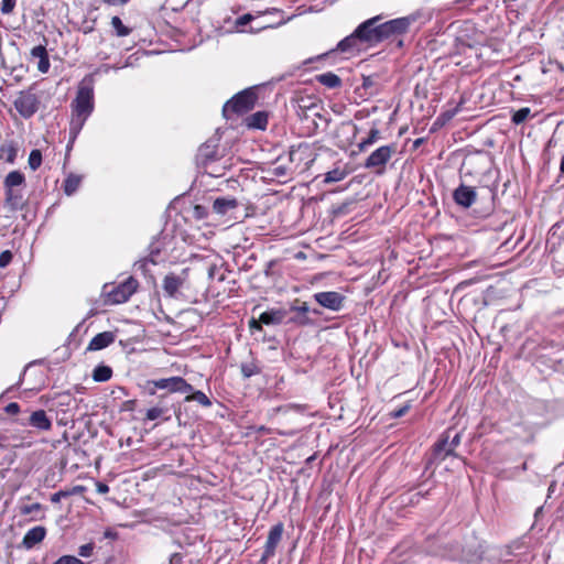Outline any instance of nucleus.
Wrapping results in <instances>:
<instances>
[{"label":"nucleus","mask_w":564,"mask_h":564,"mask_svg":"<svg viewBox=\"0 0 564 564\" xmlns=\"http://www.w3.org/2000/svg\"><path fill=\"white\" fill-rule=\"evenodd\" d=\"M411 406H412V400L405 401L401 406L395 408L392 411H390V417L398 419V417L403 416L405 413H408V411L411 409Z\"/></svg>","instance_id":"nucleus-36"},{"label":"nucleus","mask_w":564,"mask_h":564,"mask_svg":"<svg viewBox=\"0 0 564 564\" xmlns=\"http://www.w3.org/2000/svg\"><path fill=\"white\" fill-rule=\"evenodd\" d=\"M96 490L98 494L105 495L109 492V486L105 482L97 481L96 482Z\"/></svg>","instance_id":"nucleus-49"},{"label":"nucleus","mask_w":564,"mask_h":564,"mask_svg":"<svg viewBox=\"0 0 564 564\" xmlns=\"http://www.w3.org/2000/svg\"><path fill=\"white\" fill-rule=\"evenodd\" d=\"M25 182L24 174L20 171H11L4 178L3 186L4 188H14L17 186L22 185Z\"/></svg>","instance_id":"nucleus-28"},{"label":"nucleus","mask_w":564,"mask_h":564,"mask_svg":"<svg viewBox=\"0 0 564 564\" xmlns=\"http://www.w3.org/2000/svg\"><path fill=\"white\" fill-rule=\"evenodd\" d=\"M46 535V530L42 525L30 529L23 536L22 544L25 549L30 550L36 544L41 543Z\"/></svg>","instance_id":"nucleus-19"},{"label":"nucleus","mask_w":564,"mask_h":564,"mask_svg":"<svg viewBox=\"0 0 564 564\" xmlns=\"http://www.w3.org/2000/svg\"><path fill=\"white\" fill-rule=\"evenodd\" d=\"M387 161L388 145H382L368 156L365 166L368 169L381 167Z\"/></svg>","instance_id":"nucleus-20"},{"label":"nucleus","mask_w":564,"mask_h":564,"mask_svg":"<svg viewBox=\"0 0 564 564\" xmlns=\"http://www.w3.org/2000/svg\"><path fill=\"white\" fill-rule=\"evenodd\" d=\"M41 508H42L41 503L34 502V503L25 505V506L21 507L20 512L23 516H28V514H31V513H33L35 511L41 510Z\"/></svg>","instance_id":"nucleus-41"},{"label":"nucleus","mask_w":564,"mask_h":564,"mask_svg":"<svg viewBox=\"0 0 564 564\" xmlns=\"http://www.w3.org/2000/svg\"><path fill=\"white\" fill-rule=\"evenodd\" d=\"M238 200L235 197H217L213 202V212L217 215H229L238 208Z\"/></svg>","instance_id":"nucleus-16"},{"label":"nucleus","mask_w":564,"mask_h":564,"mask_svg":"<svg viewBox=\"0 0 564 564\" xmlns=\"http://www.w3.org/2000/svg\"><path fill=\"white\" fill-rule=\"evenodd\" d=\"M184 394H186L184 398V402L186 403L197 402L203 408H210L213 404L212 400L200 390H195L193 388L191 392H185Z\"/></svg>","instance_id":"nucleus-24"},{"label":"nucleus","mask_w":564,"mask_h":564,"mask_svg":"<svg viewBox=\"0 0 564 564\" xmlns=\"http://www.w3.org/2000/svg\"><path fill=\"white\" fill-rule=\"evenodd\" d=\"M82 183V176L70 173L67 175V177L64 180L63 184V191L67 196L73 195Z\"/></svg>","instance_id":"nucleus-26"},{"label":"nucleus","mask_w":564,"mask_h":564,"mask_svg":"<svg viewBox=\"0 0 564 564\" xmlns=\"http://www.w3.org/2000/svg\"><path fill=\"white\" fill-rule=\"evenodd\" d=\"M170 401L171 399L167 393L160 394L158 397V402L145 411L143 421L162 420L163 422H166L171 420L172 412L176 417H178L177 411H180V409Z\"/></svg>","instance_id":"nucleus-7"},{"label":"nucleus","mask_w":564,"mask_h":564,"mask_svg":"<svg viewBox=\"0 0 564 564\" xmlns=\"http://www.w3.org/2000/svg\"><path fill=\"white\" fill-rule=\"evenodd\" d=\"M4 411L10 415H15L20 412V405L17 402H11L6 406Z\"/></svg>","instance_id":"nucleus-47"},{"label":"nucleus","mask_w":564,"mask_h":564,"mask_svg":"<svg viewBox=\"0 0 564 564\" xmlns=\"http://www.w3.org/2000/svg\"><path fill=\"white\" fill-rule=\"evenodd\" d=\"M147 389L150 395H155L158 390H166V393H185L193 390V386L183 377L153 379L147 381Z\"/></svg>","instance_id":"nucleus-5"},{"label":"nucleus","mask_w":564,"mask_h":564,"mask_svg":"<svg viewBox=\"0 0 564 564\" xmlns=\"http://www.w3.org/2000/svg\"><path fill=\"white\" fill-rule=\"evenodd\" d=\"M112 369L109 366L106 365H98L93 370V379L96 382H106L111 379L112 377Z\"/></svg>","instance_id":"nucleus-27"},{"label":"nucleus","mask_w":564,"mask_h":564,"mask_svg":"<svg viewBox=\"0 0 564 564\" xmlns=\"http://www.w3.org/2000/svg\"><path fill=\"white\" fill-rule=\"evenodd\" d=\"M105 3L109 6H123L128 3L130 0H102Z\"/></svg>","instance_id":"nucleus-52"},{"label":"nucleus","mask_w":564,"mask_h":564,"mask_svg":"<svg viewBox=\"0 0 564 564\" xmlns=\"http://www.w3.org/2000/svg\"><path fill=\"white\" fill-rule=\"evenodd\" d=\"M246 126L249 129L265 130L269 121L267 111H257L246 118Z\"/></svg>","instance_id":"nucleus-21"},{"label":"nucleus","mask_w":564,"mask_h":564,"mask_svg":"<svg viewBox=\"0 0 564 564\" xmlns=\"http://www.w3.org/2000/svg\"><path fill=\"white\" fill-rule=\"evenodd\" d=\"M138 288L139 282L133 276L111 286L110 290L105 286L106 303L111 305L124 303L137 292Z\"/></svg>","instance_id":"nucleus-6"},{"label":"nucleus","mask_w":564,"mask_h":564,"mask_svg":"<svg viewBox=\"0 0 564 564\" xmlns=\"http://www.w3.org/2000/svg\"><path fill=\"white\" fill-rule=\"evenodd\" d=\"M453 433L452 429H447L444 431L438 440L434 443L432 447V460L433 462H443L449 456H454V453L449 448V434Z\"/></svg>","instance_id":"nucleus-10"},{"label":"nucleus","mask_w":564,"mask_h":564,"mask_svg":"<svg viewBox=\"0 0 564 564\" xmlns=\"http://www.w3.org/2000/svg\"><path fill=\"white\" fill-rule=\"evenodd\" d=\"M13 104L20 116L29 119L37 111L40 101L36 95L21 91Z\"/></svg>","instance_id":"nucleus-9"},{"label":"nucleus","mask_w":564,"mask_h":564,"mask_svg":"<svg viewBox=\"0 0 564 564\" xmlns=\"http://www.w3.org/2000/svg\"><path fill=\"white\" fill-rule=\"evenodd\" d=\"M31 57L37 59V70L42 74H46L50 70L51 63L48 53L45 45H37L31 50Z\"/></svg>","instance_id":"nucleus-17"},{"label":"nucleus","mask_w":564,"mask_h":564,"mask_svg":"<svg viewBox=\"0 0 564 564\" xmlns=\"http://www.w3.org/2000/svg\"><path fill=\"white\" fill-rule=\"evenodd\" d=\"M42 164V153L40 150L34 149L29 155V166L32 171H36Z\"/></svg>","instance_id":"nucleus-34"},{"label":"nucleus","mask_w":564,"mask_h":564,"mask_svg":"<svg viewBox=\"0 0 564 564\" xmlns=\"http://www.w3.org/2000/svg\"><path fill=\"white\" fill-rule=\"evenodd\" d=\"M314 299L321 306L332 311H339L345 301V296L335 291L318 292Z\"/></svg>","instance_id":"nucleus-11"},{"label":"nucleus","mask_w":564,"mask_h":564,"mask_svg":"<svg viewBox=\"0 0 564 564\" xmlns=\"http://www.w3.org/2000/svg\"><path fill=\"white\" fill-rule=\"evenodd\" d=\"M284 524L282 522H278L270 529L260 560L262 564H265L268 560L275 555L276 547L282 540Z\"/></svg>","instance_id":"nucleus-8"},{"label":"nucleus","mask_w":564,"mask_h":564,"mask_svg":"<svg viewBox=\"0 0 564 564\" xmlns=\"http://www.w3.org/2000/svg\"><path fill=\"white\" fill-rule=\"evenodd\" d=\"M292 310L303 315L304 317L308 313V306L306 303H303L301 306L293 307Z\"/></svg>","instance_id":"nucleus-50"},{"label":"nucleus","mask_w":564,"mask_h":564,"mask_svg":"<svg viewBox=\"0 0 564 564\" xmlns=\"http://www.w3.org/2000/svg\"><path fill=\"white\" fill-rule=\"evenodd\" d=\"M453 198L457 205L468 208L476 202L477 193L473 187L462 184L454 191Z\"/></svg>","instance_id":"nucleus-12"},{"label":"nucleus","mask_w":564,"mask_h":564,"mask_svg":"<svg viewBox=\"0 0 564 564\" xmlns=\"http://www.w3.org/2000/svg\"><path fill=\"white\" fill-rule=\"evenodd\" d=\"M70 109L69 135L75 140L95 109L93 75L85 76L79 83Z\"/></svg>","instance_id":"nucleus-2"},{"label":"nucleus","mask_w":564,"mask_h":564,"mask_svg":"<svg viewBox=\"0 0 564 564\" xmlns=\"http://www.w3.org/2000/svg\"><path fill=\"white\" fill-rule=\"evenodd\" d=\"M315 80L329 89L339 88L343 84L341 78L332 72L316 75Z\"/></svg>","instance_id":"nucleus-23"},{"label":"nucleus","mask_w":564,"mask_h":564,"mask_svg":"<svg viewBox=\"0 0 564 564\" xmlns=\"http://www.w3.org/2000/svg\"><path fill=\"white\" fill-rule=\"evenodd\" d=\"M416 20L417 15L415 14L390 20V45L393 42V35H401L406 33L411 24H413Z\"/></svg>","instance_id":"nucleus-14"},{"label":"nucleus","mask_w":564,"mask_h":564,"mask_svg":"<svg viewBox=\"0 0 564 564\" xmlns=\"http://www.w3.org/2000/svg\"><path fill=\"white\" fill-rule=\"evenodd\" d=\"M219 149L216 144H202L195 155L197 167L202 169L206 174L218 177L224 175L225 166H220L218 162L221 160Z\"/></svg>","instance_id":"nucleus-3"},{"label":"nucleus","mask_w":564,"mask_h":564,"mask_svg":"<svg viewBox=\"0 0 564 564\" xmlns=\"http://www.w3.org/2000/svg\"><path fill=\"white\" fill-rule=\"evenodd\" d=\"M262 325H264V324L262 322H260V317L258 319L251 318L249 321V328H250L251 332H253V330H258V332L262 330Z\"/></svg>","instance_id":"nucleus-48"},{"label":"nucleus","mask_w":564,"mask_h":564,"mask_svg":"<svg viewBox=\"0 0 564 564\" xmlns=\"http://www.w3.org/2000/svg\"><path fill=\"white\" fill-rule=\"evenodd\" d=\"M531 115L529 107H523L512 113L511 122L516 126L523 123Z\"/></svg>","instance_id":"nucleus-33"},{"label":"nucleus","mask_w":564,"mask_h":564,"mask_svg":"<svg viewBox=\"0 0 564 564\" xmlns=\"http://www.w3.org/2000/svg\"><path fill=\"white\" fill-rule=\"evenodd\" d=\"M17 4V0H2L1 1V13L2 14H10L13 12Z\"/></svg>","instance_id":"nucleus-39"},{"label":"nucleus","mask_w":564,"mask_h":564,"mask_svg":"<svg viewBox=\"0 0 564 564\" xmlns=\"http://www.w3.org/2000/svg\"><path fill=\"white\" fill-rule=\"evenodd\" d=\"M84 490V487L83 486H75L73 489L70 490H59L57 492H54L52 496H51V501L53 503H57L61 501L62 498H66V497H69L72 495H75V494H79Z\"/></svg>","instance_id":"nucleus-32"},{"label":"nucleus","mask_w":564,"mask_h":564,"mask_svg":"<svg viewBox=\"0 0 564 564\" xmlns=\"http://www.w3.org/2000/svg\"><path fill=\"white\" fill-rule=\"evenodd\" d=\"M26 424L34 427L35 430H37L40 432H48L53 427L52 420L48 417L45 410H43V409L33 411L30 414Z\"/></svg>","instance_id":"nucleus-13"},{"label":"nucleus","mask_w":564,"mask_h":564,"mask_svg":"<svg viewBox=\"0 0 564 564\" xmlns=\"http://www.w3.org/2000/svg\"><path fill=\"white\" fill-rule=\"evenodd\" d=\"M240 371L242 377L248 379L252 376L259 375L261 372V368L258 366L256 361L243 362L240 366Z\"/></svg>","instance_id":"nucleus-29"},{"label":"nucleus","mask_w":564,"mask_h":564,"mask_svg":"<svg viewBox=\"0 0 564 564\" xmlns=\"http://www.w3.org/2000/svg\"><path fill=\"white\" fill-rule=\"evenodd\" d=\"M392 40H393V42L390 46L395 45V47H398V48H401L403 46V41L398 39V35H393Z\"/></svg>","instance_id":"nucleus-53"},{"label":"nucleus","mask_w":564,"mask_h":564,"mask_svg":"<svg viewBox=\"0 0 564 564\" xmlns=\"http://www.w3.org/2000/svg\"><path fill=\"white\" fill-rule=\"evenodd\" d=\"M346 175H347V173L344 170L334 169L326 173L325 182H327V183L339 182V181H343L346 177Z\"/></svg>","instance_id":"nucleus-35"},{"label":"nucleus","mask_w":564,"mask_h":564,"mask_svg":"<svg viewBox=\"0 0 564 564\" xmlns=\"http://www.w3.org/2000/svg\"><path fill=\"white\" fill-rule=\"evenodd\" d=\"M383 20L384 17L379 14L364 21L337 44V51L355 55L382 43L388 39V21Z\"/></svg>","instance_id":"nucleus-1"},{"label":"nucleus","mask_w":564,"mask_h":564,"mask_svg":"<svg viewBox=\"0 0 564 564\" xmlns=\"http://www.w3.org/2000/svg\"><path fill=\"white\" fill-rule=\"evenodd\" d=\"M94 29H95V28H94V24H91V25L85 26V28L83 29V32H84L85 34H88V33L93 32V31H94Z\"/></svg>","instance_id":"nucleus-54"},{"label":"nucleus","mask_w":564,"mask_h":564,"mask_svg":"<svg viewBox=\"0 0 564 564\" xmlns=\"http://www.w3.org/2000/svg\"><path fill=\"white\" fill-rule=\"evenodd\" d=\"M184 284V279L175 273H169L163 279L164 293L170 297H176L180 289Z\"/></svg>","instance_id":"nucleus-18"},{"label":"nucleus","mask_w":564,"mask_h":564,"mask_svg":"<svg viewBox=\"0 0 564 564\" xmlns=\"http://www.w3.org/2000/svg\"><path fill=\"white\" fill-rule=\"evenodd\" d=\"M379 139V131L377 129H371L369 135L357 143V148L359 152H364L368 149V147L372 145Z\"/></svg>","instance_id":"nucleus-31"},{"label":"nucleus","mask_w":564,"mask_h":564,"mask_svg":"<svg viewBox=\"0 0 564 564\" xmlns=\"http://www.w3.org/2000/svg\"><path fill=\"white\" fill-rule=\"evenodd\" d=\"M13 259V254L10 250H4L0 253V268L8 267Z\"/></svg>","instance_id":"nucleus-42"},{"label":"nucleus","mask_w":564,"mask_h":564,"mask_svg":"<svg viewBox=\"0 0 564 564\" xmlns=\"http://www.w3.org/2000/svg\"><path fill=\"white\" fill-rule=\"evenodd\" d=\"M15 156H17V150L13 147H9L8 148L7 161L10 162V163H13Z\"/></svg>","instance_id":"nucleus-51"},{"label":"nucleus","mask_w":564,"mask_h":564,"mask_svg":"<svg viewBox=\"0 0 564 564\" xmlns=\"http://www.w3.org/2000/svg\"><path fill=\"white\" fill-rule=\"evenodd\" d=\"M459 111V106H457L456 108L452 109V110H446L444 111L438 119H443L444 121H448L451 119H453L457 112Z\"/></svg>","instance_id":"nucleus-46"},{"label":"nucleus","mask_w":564,"mask_h":564,"mask_svg":"<svg viewBox=\"0 0 564 564\" xmlns=\"http://www.w3.org/2000/svg\"><path fill=\"white\" fill-rule=\"evenodd\" d=\"M285 316L286 312L284 310L272 308L260 314V322L264 325H279Z\"/></svg>","instance_id":"nucleus-22"},{"label":"nucleus","mask_w":564,"mask_h":564,"mask_svg":"<svg viewBox=\"0 0 564 564\" xmlns=\"http://www.w3.org/2000/svg\"><path fill=\"white\" fill-rule=\"evenodd\" d=\"M116 340V334L113 332L107 330L95 335L89 341L86 350L87 351H97L104 348H107Z\"/></svg>","instance_id":"nucleus-15"},{"label":"nucleus","mask_w":564,"mask_h":564,"mask_svg":"<svg viewBox=\"0 0 564 564\" xmlns=\"http://www.w3.org/2000/svg\"><path fill=\"white\" fill-rule=\"evenodd\" d=\"M94 550H95V543L94 542L86 543V544L79 546L78 555L80 557H89V556L93 555Z\"/></svg>","instance_id":"nucleus-38"},{"label":"nucleus","mask_w":564,"mask_h":564,"mask_svg":"<svg viewBox=\"0 0 564 564\" xmlns=\"http://www.w3.org/2000/svg\"><path fill=\"white\" fill-rule=\"evenodd\" d=\"M253 20V15L250 14V13H246L241 17H239L237 20H236V26L237 28H243L245 25H247L249 22H251Z\"/></svg>","instance_id":"nucleus-44"},{"label":"nucleus","mask_w":564,"mask_h":564,"mask_svg":"<svg viewBox=\"0 0 564 564\" xmlns=\"http://www.w3.org/2000/svg\"><path fill=\"white\" fill-rule=\"evenodd\" d=\"M53 564H86L74 555H63L58 557Z\"/></svg>","instance_id":"nucleus-37"},{"label":"nucleus","mask_w":564,"mask_h":564,"mask_svg":"<svg viewBox=\"0 0 564 564\" xmlns=\"http://www.w3.org/2000/svg\"><path fill=\"white\" fill-rule=\"evenodd\" d=\"M560 171H561L562 174H564V156L561 160Z\"/></svg>","instance_id":"nucleus-55"},{"label":"nucleus","mask_w":564,"mask_h":564,"mask_svg":"<svg viewBox=\"0 0 564 564\" xmlns=\"http://www.w3.org/2000/svg\"><path fill=\"white\" fill-rule=\"evenodd\" d=\"M256 88H246L232 96L223 107V113L227 119L234 116H242L252 110L257 104Z\"/></svg>","instance_id":"nucleus-4"},{"label":"nucleus","mask_w":564,"mask_h":564,"mask_svg":"<svg viewBox=\"0 0 564 564\" xmlns=\"http://www.w3.org/2000/svg\"><path fill=\"white\" fill-rule=\"evenodd\" d=\"M193 217L197 220H202L207 217L208 210L203 205H195L193 208Z\"/></svg>","instance_id":"nucleus-40"},{"label":"nucleus","mask_w":564,"mask_h":564,"mask_svg":"<svg viewBox=\"0 0 564 564\" xmlns=\"http://www.w3.org/2000/svg\"><path fill=\"white\" fill-rule=\"evenodd\" d=\"M460 443V435L459 433H455L453 436L452 434H449V448L452 449V452L455 454V449L457 448V446L459 445Z\"/></svg>","instance_id":"nucleus-45"},{"label":"nucleus","mask_w":564,"mask_h":564,"mask_svg":"<svg viewBox=\"0 0 564 564\" xmlns=\"http://www.w3.org/2000/svg\"><path fill=\"white\" fill-rule=\"evenodd\" d=\"M112 34L118 37H126L132 33V28L126 25L118 15H113L110 20Z\"/></svg>","instance_id":"nucleus-25"},{"label":"nucleus","mask_w":564,"mask_h":564,"mask_svg":"<svg viewBox=\"0 0 564 564\" xmlns=\"http://www.w3.org/2000/svg\"><path fill=\"white\" fill-rule=\"evenodd\" d=\"M6 202L13 208H17L21 205L22 194L14 191V188H4Z\"/></svg>","instance_id":"nucleus-30"},{"label":"nucleus","mask_w":564,"mask_h":564,"mask_svg":"<svg viewBox=\"0 0 564 564\" xmlns=\"http://www.w3.org/2000/svg\"><path fill=\"white\" fill-rule=\"evenodd\" d=\"M137 408V400L135 399H132V400H126L121 403L120 405V411L122 412H132L134 411Z\"/></svg>","instance_id":"nucleus-43"}]
</instances>
